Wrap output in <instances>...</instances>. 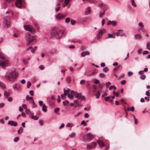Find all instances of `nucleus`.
I'll use <instances>...</instances> for the list:
<instances>
[{"instance_id":"33","label":"nucleus","mask_w":150,"mask_h":150,"mask_svg":"<svg viewBox=\"0 0 150 150\" xmlns=\"http://www.w3.org/2000/svg\"><path fill=\"white\" fill-rule=\"evenodd\" d=\"M100 96V93L99 91H98L96 95V98L97 99L99 98Z\"/></svg>"},{"instance_id":"1","label":"nucleus","mask_w":150,"mask_h":150,"mask_svg":"<svg viewBox=\"0 0 150 150\" xmlns=\"http://www.w3.org/2000/svg\"><path fill=\"white\" fill-rule=\"evenodd\" d=\"M18 74L14 71H12L10 72H6L5 77L10 81H13L18 77Z\"/></svg>"},{"instance_id":"7","label":"nucleus","mask_w":150,"mask_h":150,"mask_svg":"<svg viewBox=\"0 0 150 150\" xmlns=\"http://www.w3.org/2000/svg\"><path fill=\"white\" fill-rule=\"evenodd\" d=\"M9 64V62L8 60L0 61V66L3 68L8 66Z\"/></svg>"},{"instance_id":"53","label":"nucleus","mask_w":150,"mask_h":150,"mask_svg":"<svg viewBox=\"0 0 150 150\" xmlns=\"http://www.w3.org/2000/svg\"><path fill=\"white\" fill-rule=\"evenodd\" d=\"M39 68L41 70H43L44 69V67L42 65H40Z\"/></svg>"},{"instance_id":"47","label":"nucleus","mask_w":150,"mask_h":150,"mask_svg":"<svg viewBox=\"0 0 150 150\" xmlns=\"http://www.w3.org/2000/svg\"><path fill=\"white\" fill-rule=\"evenodd\" d=\"M100 76L101 78H104L105 77V75L103 73H101L100 74Z\"/></svg>"},{"instance_id":"40","label":"nucleus","mask_w":150,"mask_h":150,"mask_svg":"<svg viewBox=\"0 0 150 150\" xmlns=\"http://www.w3.org/2000/svg\"><path fill=\"white\" fill-rule=\"evenodd\" d=\"M31 86V83L30 81H28L27 83V87L28 88H29Z\"/></svg>"},{"instance_id":"48","label":"nucleus","mask_w":150,"mask_h":150,"mask_svg":"<svg viewBox=\"0 0 150 150\" xmlns=\"http://www.w3.org/2000/svg\"><path fill=\"white\" fill-rule=\"evenodd\" d=\"M150 42H148L147 43L146 47L148 49H149L150 48Z\"/></svg>"},{"instance_id":"51","label":"nucleus","mask_w":150,"mask_h":150,"mask_svg":"<svg viewBox=\"0 0 150 150\" xmlns=\"http://www.w3.org/2000/svg\"><path fill=\"white\" fill-rule=\"evenodd\" d=\"M75 135H76V134L75 133H72L71 134L70 137L71 138H74L75 137Z\"/></svg>"},{"instance_id":"37","label":"nucleus","mask_w":150,"mask_h":150,"mask_svg":"<svg viewBox=\"0 0 150 150\" xmlns=\"http://www.w3.org/2000/svg\"><path fill=\"white\" fill-rule=\"evenodd\" d=\"M66 81L68 83H69L70 82V77L69 76H68L67 77L66 79Z\"/></svg>"},{"instance_id":"35","label":"nucleus","mask_w":150,"mask_h":150,"mask_svg":"<svg viewBox=\"0 0 150 150\" xmlns=\"http://www.w3.org/2000/svg\"><path fill=\"white\" fill-rule=\"evenodd\" d=\"M103 70L105 72H107L108 71L109 69L108 67H105L103 68Z\"/></svg>"},{"instance_id":"31","label":"nucleus","mask_w":150,"mask_h":150,"mask_svg":"<svg viewBox=\"0 0 150 150\" xmlns=\"http://www.w3.org/2000/svg\"><path fill=\"white\" fill-rule=\"evenodd\" d=\"M108 38H115V36L114 35H112L110 33H109L108 34Z\"/></svg>"},{"instance_id":"52","label":"nucleus","mask_w":150,"mask_h":150,"mask_svg":"<svg viewBox=\"0 0 150 150\" xmlns=\"http://www.w3.org/2000/svg\"><path fill=\"white\" fill-rule=\"evenodd\" d=\"M126 81L125 80H124L122 81H121V83L122 84L124 85L125 84V83H126Z\"/></svg>"},{"instance_id":"8","label":"nucleus","mask_w":150,"mask_h":150,"mask_svg":"<svg viewBox=\"0 0 150 150\" xmlns=\"http://www.w3.org/2000/svg\"><path fill=\"white\" fill-rule=\"evenodd\" d=\"M106 32V30L103 29L101 30H99L98 31V33L97 35V38L98 39H100L103 35V33H105Z\"/></svg>"},{"instance_id":"16","label":"nucleus","mask_w":150,"mask_h":150,"mask_svg":"<svg viewBox=\"0 0 150 150\" xmlns=\"http://www.w3.org/2000/svg\"><path fill=\"white\" fill-rule=\"evenodd\" d=\"M123 31V30H119L117 31L116 33H113V34L117 36H118L120 35H121Z\"/></svg>"},{"instance_id":"44","label":"nucleus","mask_w":150,"mask_h":150,"mask_svg":"<svg viewBox=\"0 0 150 150\" xmlns=\"http://www.w3.org/2000/svg\"><path fill=\"white\" fill-rule=\"evenodd\" d=\"M65 90L66 91V93H67V95H68V94H69V92L71 91V90L68 88H67V89H65Z\"/></svg>"},{"instance_id":"60","label":"nucleus","mask_w":150,"mask_h":150,"mask_svg":"<svg viewBox=\"0 0 150 150\" xmlns=\"http://www.w3.org/2000/svg\"><path fill=\"white\" fill-rule=\"evenodd\" d=\"M149 53V52L148 51H144V52L143 53V54L144 55L146 54H147Z\"/></svg>"},{"instance_id":"23","label":"nucleus","mask_w":150,"mask_h":150,"mask_svg":"<svg viewBox=\"0 0 150 150\" xmlns=\"http://www.w3.org/2000/svg\"><path fill=\"white\" fill-rule=\"evenodd\" d=\"M105 10H103V11H100L99 14V17L100 18H102V16L104 15L105 13Z\"/></svg>"},{"instance_id":"57","label":"nucleus","mask_w":150,"mask_h":150,"mask_svg":"<svg viewBox=\"0 0 150 150\" xmlns=\"http://www.w3.org/2000/svg\"><path fill=\"white\" fill-rule=\"evenodd\" d=\"M104 86V84L101 83H100L99 85V87L100 88H102Z\"/></svg>"},{"instance_id":"46","label":"nucleus","mask_w":150,"mask_h":150,"mask_svg":"<svg viewBox=\"0 0 150 150\" xmlns=\"http://www.w3.org/2000/svg\"><path fill=\"white\" fill-rule=\"evenodd\" d=\"M145 78L146 76L144 75H142L140 76V78L142 80H144L145 79Z\"/></svg>"},{"instance_id":"30","label":"nucleus","mask_w":150,"mask_h":150,"mask_svg":"<svg viewBox=\"0 0 150 150\" xmlns=\"http://www.w3.org/2000/svg\"><path fill=\"white\" fill-rule=\"evenodd\" d=\"M23 128L21 127L19 130L18 131V134H21L23 132Z\"/></svg>"},{"instance_id":"18","label":"nucleus","mask_w":150,"mask_h":150,"mask_svg":"<svg viewBox=\"0 0 150 150\" xmlns=\"http://www.w3.org/2000/svg\"><path fill=\"white\" fill-rule=\"evenodd\" d=\"M117 24V22L114 21H109L107 23L108 25L112 24L113 26H115Z\"/></svg>"},{"instance_id":"20","label":"nucleus","mask_w":150,"mask_h":150,"mask_svg":"<svg viewBox=\"0 0 150 150\" xmlns=\"http://www.w3.org/2000/svg\"><path fill=\"white\" fill-rule=\"evenodd\" d=\"M64 94H62L61 95V97L64 100L66 98V97L65 96L67 95V93H66V91L65 90V88H64Z\"/></svg>"},{"instance_id":"15","label":"nucleus","mask_w":150,"mask_h":150,"mask_svg":"<svg viewBox=\"0 0 150 150\" xmlns=\"http://www.w3.org/2000/svg\"><path fill=\"white\" fill-rule=\"evenodd\" d=\"M8 124L12 126H16L18 124L16 122L13 121H10L8 122Z\"/></svg>"},{"instance_id":"62","label":"nucleus","mask_w":150,"mask_h":150,"mask_svg":"<svg viewBox=\"0 0 150 150\" xmlns=\"http://www.w3.org/2000/svg\"><path fill=\"white\" fill-rule=\"evenodd\" d=\"M23 62L24 64H27L28 63V62L25 59L23 60Z\"/></svg>"},{"instance_id":"17","label":"nucleus","mask_w":150,"mask_h":150,"mask_svg":"<svg viewBox=\"0 0 150 150\" xmlns=\"http://www.w3.org/2000/svg\"><path fill=\"white\" fill-rule=\"evenodd\" d=\"M13 87L14 89H16L18 91H20L21 89L20 86L18 84H16L13 85Z\"/></svg>"},{"instance_id":"63","label":"nucleus","mask_w":150,"mask_h":150,"mask_svg":"<svg viewBox=\"0 0 150 150\" xmlns=\"http://www.w3.org/2000/svg\"><path fill=\"white\" fill-rule=\"evenodd\" d=\"M100 81L98 79H96L95 80V81L94 82V83L95 84H98L99 83Z\"/></svg>"},{"instance_id":"3","label":"nucleus","mask_w":150,"mask_h":150,"mask_svg":"<svg viewBox=\"0 0 150 150\" xmlns=\"http://www.w3.org/2000/svg\"><path fill=\"white\" fill-rule=\"evenodd\" d=\"M25 38L26 40L28 42V44L30 45L31 42L35 40L36 39L35 37L32 36L29 33H27L25 34Z\"/></svg>"},{"instance_id":"14","label":"nucleus","mask_w":150,"mask_h":150,"mask_svg":"<svg viewBox=\"0 0 150 150\" xmlns=\"http://www.w3.org/2000/svg\"><path fill=\"white\" fill-rule=\"evenodd\" d=\"M97 141L100 147H102L105 146L104 142L103 141L98 139Z\"/></svg>"},{"instance_id":"54","label":"nucleus","mask_w":150,"mask_h":150,"mask_svg":"<svg viewBox=\"0 0 150 150\" xmlns=\"http://www.w3.org/2000/svg\"><path fill=\"white\" fill-rule=\"evenodd\" d=\"M19 139V138L18 137H15L14 139V141L15 142H17Z\"/></svg>"},{"instance_id":"64","label":"nucleus","mask_w":150,"mask_h":150,"mask_svg":"<svg viewBox=\"0 0 150 150\" xmlns=\"http://www.w3.org/2000/svg\"><path fill=\"white\" fill-rule=\"evenodd\" d=\"M138 25L139 26L141 27H144V25H143V24L141 22H140L139 23Z\"/></svg>"},{"instance_id":"27","label":"nucleus","mask_w":150,"mask_h":150,"mask_svg":"<svg viewBox=\"0 0 150 150\" xmlns=\"http://www.w3.org/2000/svg\"><path fill=\"white\" fill-rule=\"evenodd\" d=\"M5 88V84L0 81V88L2 89H4Z\"/></svg>"},{"instance_id":"38","label":"nucleus","mask_w":150,"mask_h":150,"mask_svg":"<svg viewBox=\"0 0 150 150\" xmlns=\"http://www.w3.org/2000/svg\"><path fill=\"white\" fill-rule=\"evenodd\" d=\"M37 46H35L34 48L33 49H32L31 50V52L32 53H34L35 52L36 50L37 49Z\"/></svg>"},{"instance_id":"39","label":"nucleus","mask_w":150,"mask_h":150,"mask_svg":"<svg viewBox=\"0 0 150 150\" xmlns=\"http://www.w3.org/2000/svg\"><path fill=\"white\" fill-rule=\"evenodd\" d=\"M76 23V21L72 19L71 21V25H74Z\"/></svg>"},{"instance_id":"34","label":"nucleus","mask_w":150,"mask_h":150,"mask_svg":"<svg viewBox=\"0 0 150 150\" xmlns=\"http://www.w3.org/2000/svg\"><path fill=\"white\" fill-rule=\"evenodd\" d=\"M69 103V102L68 100H66L65 101H64L63 102V105L64 106H66L67 104H68Z\"/></svg>"},{"instance_id":"4","label":"nucleus","mask_w":150,"mask_h":150,"mask_svg":"<svg viewBox=\"0 0 150 150\" xmlns=\"http://www.w3.org/2000/svg\"><path fill=\"white\" fill-rule=\"evenodd\" d=\"M4 25L5 28H7L11 26V22L10 17L8 16H5L4 20Z\"/></svg>"},{"instance_id":"32","label":"nucleus","mask_w":150,"mask_h":150,"mask_svg":"<svg viewBox=\"0 0 150 150\" xmlns=\"http://www.w3.org/2000/svg\"><path fill=\"white\" fill-rule=\"evenodd\" d=\"M74 104L75 105V106L76 107H77L79 105V103L77 100L74 101Z\"/></svg>"},{"instance_id":"21","label":"nucleus","mask_w":150,"mask_h":150,"mask_svg":"<svg viewBox=\"0 0 150 150\" xmlns=\"http://www.w3.org/2000/svg\"><path fill=\"white\" fill-rule=\"evenodd\" d=\"M90 53L88 51L86 52H83L81 53V55L82 57H84L86 55H89Z\"/></svg>"},{"instance_id":"29","label":"nucleus","mask_w":150,"mask_h":150,"mask_svg":"<svg viewBox=\"0 0 150 150\" xmlns=\"http://www.w3.org/2000/svg\"><path fill=\"white\" fill-rule=\"evenodd\" d=\"M26 113L29 115L30 116L32 115L33 113H31L29 109H26L25 110Z\"/></svg>"},{"instance_id":"28","label":"nucleus","mask_w":150,"mask_h":150,"mask_svg":"<svg viewBox=\"0 0 150 150\" xmlns=\"http://www.w3.org/2000/svg\"><path fill=\"white\" fill-rule=\"evenodd\" d=\"M135 38L137 39H142L141 35L139 34H136L135 35Z\"/></svg>"},{"instance_id":"42","label":"nucleus","mask_w":150,"mask_h":150,"mask_svg":"<svg viewBox=\"0 0 150 150\" xmlns=\"http://www.w3.org/2000/svg\"><path fill=\"white\" fill-rule=\"evenodd\" d=\"M111 84V83L109 82L106 83L105 84V86L107 88H108L109 86Z\"/></svg>"},{"instance_id":"36","label":"nucleus","mask_w":150,"mask_h":150,"mask_svg":"<svg viewBox=\"0 0 150 150\" xmlns=\"http://www.w3.org/2000/svg\"><path fill=\"white\" fill-rule=\"evenodd\" d=\"M26 99L27 100L33 99L32 97H30L29 95H27L26 97Z\"/></svg>"},{"instance_id":"24","label":"nucleus","mask_w":150,"mask_h":150,"mask_svg":"<svg viewBox=\"0 0 150 150\" xmlns=\"http://www.w3.org/2000/svg\"><path fill=\"white\" fill-rule=\"evenodd\" d=\"M30 117L33 119L35 120H37L38 119V117L36 115H33V113L32 114V115Z\"/></svg>"},{"instance_id":"59","label":"nucleus","mask_w":150,"mask_h":150,"mask_svg":"<svg viewBox=\"0 0 150 150\" xmlns=\"http://www.w3.org/2000/svg\"><path fill=\"white\" fill-rule=\"evenodd\" d=\"M31 96H33V90H31L29 92Z\"/></svg>"},{"instance_id":"13","label":"nucleus","mask_w":150,"mask_h":150,"mask_svg":"<svg viewBox=\"0 0 150 150\" xmlns=\"http://www.w3.org/2000/svg\"><path fill=\"white\" fill-rule=\"evenodd\" d=\"M76 93L74 91H72L71 92L70 94V93L68 94V97L71 99H72L73 98L74 96H76Z\"/></svg>"},{"instance_id":"26","label":"nucleus","mask_w":150,"mask_h":150,"mask_svg":"<svg viewBox=\"0 0 150 150\" xmlns=\"http://www.w3.org/2000/svg\"><path fill=\"white\" fill-rule=\"evenodd\" d=\"M90 7H88L87 9V11L85 12V14L87 15L90 13L91 12V9Z\"/></svg>"},{"instance_id":"41","label":"nucleus","mask_w":150,"mask_h":150,"mask_svg":"<svg viewBox=\"0 0 150 150\" xmlns=\"http://www.w3.org/2000/svg\"><path fill=\"white\" fill-rule=\"evenodd\" d=\"M111 98V96H108V97H105V99L106 101H110V99Z\"/></svg>"},{"instance_id":"50","label":"nucleus","mask_w":150,"mask_h":150,"mask_svg":"<svg viewBox=\"0 0 150 150\" xmlns=\"http://www.w3.org/2000/svg\"><path fill=\"white\" fill-rule=\"evenodd\" d=\"M92 88L94 89V91H96L97 89V86L96 85H93L92 86Z\"/></svg>"},{"instance_id":"5","label":"nucleus","mask_w":150,"mask_h":150,"mask_svg":"<svg viewBox=\"0 0 150 150\" xmlns=\"http://www.w3.org/2000/svg\"><path fill=\"white\" fill-rule=\"evenodd\" d=\"M25 29L27 31H29L32 33H34L35 32V29L30 25H24Z\"/></svg>"},{"instance_id":"45","label":"nucleus","mask_w":150,"mask_h":150,"mask_svg":"<svg viewBox=\"0 0 150 150\" xmlns=\"http://www.w3.org/2000/svg\"><path fill=\"white\" fill-rule=\"evenodd\" d=\"M132 6L134 7L136 6V5L135 3L134 0H132Z\"/></svg>"},{"instance_id":"49","label":"nucleus","mask_w":150,"mask_h":150,"mask_svg":"<svg viewBox=\"0 0 150 150\" xmlns=\"http://www.w3.org/2000/svg\"><path fill=\"white\" fill-rule=\"evenodd\" d=\"M70 21V19L69 18H67L65 20V22L66 23H69Z\"/></svg>"},{"instance_id":"56","label":"nucleus","mask_w":150,"mask_h":150,"mask_svg":"<svg viewBox=\"0 0 150 150\" xmlns=\"http://www.w3.org/2000/svg\"><path fill=\"white\" fill-rule=\"evenodd\" d=\"M59 110V108H56L54 110V111L55 112L57 113V112H58Z\"/></svg>"},{"instance_id":"61","label":"nucleus","mask_w":150,"mask_h":150,"mask_svg":"<svg viewBox=\"0 0 150 150\" xmlns=\"http://www.w3.org/2000/svg\"><path fill=\"white\" fill-rule=\"evenodd\" d=\"M85 81L84 80H81L80 82V83L81 84H83L85 83Z\"/></svg>"},{"instance_id":"2","label":"nucleus","mask_w":150,"mask_h":150,"mask_svg":"<svg viewBox=\"0 0 150 150\" xmlns=\"http://www.w3.org/2000/svg\"><path fill=\"white\" fill-rule=\"evenodd\" d=\"M64 32L61 30L57 28L53 29L51 32L50 36L51 38L57 36L59 39L63 35Z\"/></svg>"},{"instance_id":"9","label":"nucleus","mask_w":150,"mask_h":150,"mask_svg":"<svg viewBox=\"0 0 150 150\" xmlns=\"http://www.w3.org/2000/svg\"><path fill=\"white\" fill-rule=\"evenodd\" d=\"M59 1L60 2H63L62 4V6L63 8H64L66 6H68L70 0H59Z\"/></svg>"},{"instance_id":"10","label":"nucleus","mask_w":150,"mask_h":150,"mask_svg":"<svg viewBox=\"0 0 150 150\" xmlns=\"http://www.w3.org/2000/svg\"><path fill=\"white\" fill-rule=\"evenodd\" d=\"M97 145L96 142H92L91 144H88L87 146V149H91L94 148Z\"/></svg>"},{"instance_id":"25","label":"nucleus","mask_w":150,"mask_h":150,"mask_svg":"<svg viewBox=\"0 0 150 150\" xmlns=\"http://www.w3.org/2000/svg\"><path fill=\"white\" fill-rule=\"evenodd\" d=\"M47 108V107L46 106L45 104H43V105L42 107V110L44 112H46L47 111V109H46Z\"/></svg>"},{"instance_id":"12","label":"nucleus","mask_w":150,"mask_h":150,"mask_svg":"<svg viewBox=\"0 0 150 150\" xmlns=\"http://www.w3.org/2000/svg\"><path fill=\"white\" fill-rule=\"evenodd\" d=\"M66 16V15L61 13H58L56 16V17L58 19H61Z\"/></svg>"},{"instance_id":"6","label":"nucleus","mask_w":150,"mask_h":150,"mask_svg":"<svg viewBox=\"0 0 150 150\" xmlns=\"http://www.w3.org/2000/svg\"><path fill=\"white\" fill-rule=\"evenodd\" d=\"M94 138V136L92 133H88L84 137V139L86 140H91L93 139Z\"/></svg>"},{"instance_id":"43","label":"nucleus","mask_w":150,"mask_h":150,"mask_svg":"<svg viewBox=\"0 0 150 150\" xmlns=\"http://www.w3.org/2000/svg\"><path fill=\"white\" fill-rule=\"evenodd\" d=\"M0 58L3 59H5V58L4 57V55L2 54H0Z\"/></svg>"},{"instance_id":"58","label":"nucleus","mask_w":150,"mask_h":150,"mask_svg":"<svg viewBox=\"0 0 150 150\" xmlns=\"http://www.w3.org/2000/svg\"><path fill=\"white\" fill-rule=\"evenodd\" d=\"M133 74V73L131 71H129L128 72V76H130Z\"/></svg>"},{"instance_id":"55","label":"nucleus","mask_w":150,"mask_h":150,"mask_svg":"<svg viewBox=\"0 0 150 150\" xmlns=\"http://www.w3.org/2000/svg\"><path fill=\"white\" fill-rule=\"evenodd\" d=\"M39 105L40 106H43V102L42 101H40L39 102Z\"/></svg>"},{"instance_id":"19","label":"nucleus","mask_w":150,"mask_h":150,"mask_svg":"<svg viewBox=\"0 0 150 150\" xmlns=\"http://www.w3.org/2000/svg\"><path fill=\"white\" fill-rule=\"evenodd\" d=\"M75 96L78 99H81L82 100L84 99V97L82 96L81 93H76Z\"/></svg>"},{"instance_id":"22","label":"nucleus","mask_w":150,"mask_h":150,"mask_svg":"<svg viewBox=\"0 0 150 150\" xmlns=\"http://www.w3.org/2000/svg\"><path fill=\"white\" fill-rule=\"evenodd\" d=\"M10 93L9 92H7L5 91L4 92V95L6 98H8V97L10 95Z\"/></svg>"},{"instance_id":"11","label":"nucleus","mask_w":150,"mask_h":150,"mask_svg":"<svg viewBox=\"0 0 150 150\" xmlns=\"http://www.w3.org/2000/svg\"><path fill=\"white\" fill-rule=\"evenodd\" d=\"M22 3L21 0H16L15 3V5L17 7L21 8L22 7Z\"/></svg>"}]
</instances>
